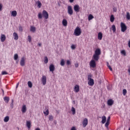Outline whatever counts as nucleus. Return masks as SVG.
Returning a JSON list of instances; mask_svg holds the SVG:
<instances>
[{"label": "nucleus", "instance_id": "obj_18", "mask_svg": "<svg viewBox=\"0 0 130 130\" xmlns=\"http://www.w3.org/2000/svg\"><path fill=\"white\" fill-rule=\"evenodd\" d=\"M6 38V36L5 35H1V40L2 42H5Z\"/></svg>", "mask_w": 130, "mask_h": 130}, {"label": "nucleus", "instance_id": "obj_19", "mask_svg": "<svg viewBox=\"0 0 130 130\" xmlns=\"http://www.w3.org/2000/svg\"><path fill=\"white\" fill-rule=\"evenodd\" d=\"M26 110H27V109L26 108V105H23L21 109V111H22V113H25V112H26Z\"/></svg>", "mask_w": 130, "mask_h": 130}, {"label": "nucleus", "instance_id": "obj_3", "mask_svg": "<svg viewBox=\"0 0 130 130\" xmlns=\"http://www.w3.org/2000/svg\"><path fill=\"white\" fill-rule=\"evenodd\" d=\"M82 34V30L80 27L77 26L74 30V35L75 36H80Z\"/></svg>", "mask_w": 130, "mask_h": 130}, {"label": "nucleus", "instance_id": "obj_24", "mask_svg": "<svg viewBox=\"0 0 130 130\" xmlns=\"http://www.w3.org/2000/svg\"><path fill=\"white\" fill-rule=\"evenodd\" d=\"M26 126L28 127V128H31V121H26Z\"/></svg>", "mask_w": 130, "mask_h": 130}, {"label": "nucleus", "instance_id": "obj_36", "mask_svg": "<svg viewBox=\"0 0 130 130\" xmlns=\"http://www.w3.org/2000/svg\"><path fill=\"white\" fill-rule=\"evenodd\" d=\"M126 17L127 20H129L130 19V14H129V12L126 13Z\"/></svg>", "mask_w": 130, "mask_h": 130}, {"label": "nucleus", "instance_id": "obj_21", "mask_svg": "<svg viewBox=\"0 0 130 130\" xmlns=\"http://www.w3.org/2000/svg\"><path fill=\"white\" fill-rule=\"evenodd\" d=\"M4 100L6 103H9V102L10 101V98L8 96H5L4 98Z\"/></svg>", "mask_w": 130, "mask_h": 130}, {"label": "nucleus", "instance_id": "obj_57", "mask_svg": "<svg viewBox=\"0 0 130 130\" xmlns=\"http://www.w3.org/2000/svg\"><path fill=\"white\" fill-rule=\"evenodd\" d=\"M128 72L129 75H130V69H128Z\"/></svg>", "mask_w": 130, "mask_h": 130}, {"label": "nucleus", "instance_id": "obj_44", "mask_svg": "<svg viewBox=\"0 0 130 130\" xmlns=\"http://www.w3.org/2000/svg\"><path fill=\"white\" fill-rule=\"evenodd\" d=\"M19 30L20 31V32H23V27L19 26Z\"/></svg>", "mask_w": 130, "mask_h": 130}, {"label": "nucleus", "instance_id": "obj_7", "mask_svg": "<svg viewBox=\"0 0 130 130\" xmlns=\"http://www.w3.org/2000/svg\"><path fill=\"white\" fill-rule=\"evenodd\" d=\"M42 15L44 18L46 20L48 19V17H49V15H48V12H47V11H46V10L43 11Z\"/></svg>", "mask_w": 130, "mask_h": 130}, {"label": "nucleus", "instance_id": "obj_60", "mask_svg": "<svg viewBox=\"0 0 130 130\" xmlns=\"http://www.w3.org/2000/svg\"><path fill=\"white\" fill-rule=\"evenodd\" d=\"M2 92H3V94H4V93H5V91H4V89H2Z\"/></svg>", "mask_w": 130, "mask_h": 130}, {"label": "nucleus", "instance_id": "obj_4", "mask_svg": "<svg viewBox=\"0 0 130 130\" xmlns=\"http://www.w3.org/2000/svg\"><path fill=\"white\" fill-rule=\"evenodd\" d=\"M120 27L121 32H125V31H126V29H127V26H126L125 24L123 22H121Z\"/></svg>", "mask_w": 130, "mask_h": 130}, {"label": "nucleus", "instance_id": "obj_33", "mask_svg": "<svg viewBox=\"0 0 130 130\" xmlns=\"http://www.w3.org/2000/svg\"><path fill=\"white\" fill-rule=\"evenodd\" d=\"M44 62H45V63H48V58L47 57V56H45L44 57Z\"/></svg>", "mask_w": 130, "mask_h": 130}, {"label": "nucleus", "instance_id": "obj_13", "mask_svg": "<svg viewBox=\"0 0 130 130\" xmlns=\"http://www.w3.org/2000/svg\"><path fill=\"white\" fill-rule=\"evenodd\" d=\"M80 91V86L79 85H76L74 87V92L78 93Z\"/></svg>", "mask_w": 130, "mask_h": 130}, {"label": "nucleus", "instance_id": "obj_16", "mask_svg": "<svg viewBox=\"0 0 130 130\" xmlns=\"http://www.w3.org/2000/svg\"><path fill=\"white\" fill-rule=\"evenodd\" d=\"M102 37H103V35L102 32H100L98 34V38L99 40H102Z\"/></svg>", "mask_w": 130, "mask_h": 130}, {"label": "nucleus", "instance_id": "obj_48", "mask_svg": "<svg viewBox=\"0 0 130 130\" xmlns=\"http://www.w3.org/2000/svg\"><path fill=\"white\" fill-rule=\"evenodd\" d=\"M3 11V5L0 4V12H2Z\"/></svg>", "mask_w": 130, "mask_h": 130}, {"label": "nucleus", "instance_id": "obj_59", "mask_svg": "<svg viewBox=\"0 0 130 130\" xmlns=\"http://www.w3.org/2000/svg\"><path fill=\"white\" fill-rule=\"evenodd\" d=\"M19 86V83H18L16 85V88H18V86Z\"/></svg>", "mask_w": 130, "mask_h": 130}, {"label": "nucleus", "instance_id": "obj_45", "mask_svg": "<svg viewBox=\"0 0 130 130\" xmlns=\"http://www.w3.org/2000/svg\"><path fill=\"white\" fill-rule=\"evenodd\" d=\"M28 42H31V36H28Z\"/></svg>", "mask_w": 130, "mask_h": 130}, {"label": "nucleus", "instance_id": "obj_25", "mask_svg": "<svg viewBox=\"0 0 130 130\" xmlns=\"http://www.w3.org/2000/svg\"><path fill=\"white\" fill-rule=\"evenodd\" d=\"M114 16L113 15H111L110 21L111 22V23H113L114 22Z\"/></svg>", "mask_w": 130, "mask_h": 130}, {"label": "nucleus", "instance_id": "obj_46", "mask_svg": "<svg viewBox=\"0 0 130 130\" xmlns=\"http://www.w3.org/2000/svg\"><path fill=\"white\" fill-rule=\"evenodd\" d=\"M108 125H109V122H106L105 124V126H106V127H108Z\"/></svg>", "mask_w": 130, "mask_h": 130}, {"label": "nucleus", "instance_id": "obj_9", "mask_svg": "<svg viewBox=\"0 0 130 130\" xmlns=\"http://www.w3.org/2000/svg\"><path fill=\"white\" fill-rule=\"evenodd\" d=\"M82 125L83 127H86L88 125V119L85 118L82 121Z\"/></svg>", "mask_w": 130, "mask_h": 130}, {"label": "nucleus", "instance_id": "obj_39", "mask_svg": "<svg viewBox=\"0 0 130 130\" xmlns=\"http://www.w3.org/2000/svg\"><path fill=\"white\" fill-rule=\"evenodd\" d=\"M127 91H126V89H124L123 90V91H122V94L124 96H125V95H126V93H127Z\"/></svg>", "mask_w": 130, "mask_h": 130}, {"label": "nucleus", "instance_id": "obj_61", "mask_svg": "<svg viewBox=\"0 0 130 130\" xmlns=\"http://www.w3.org/2000/svg\"><path fill=\"white\" fill-rule=\"evenodd\" d=\"M73 103L75 104V103H76V102H75V101H73Z\"/></svg>", "mask_w": 130, "mask_h": 130}, {"label": "nucleus", "instance_id": "obj_43", "mask_svg": "<svg viewBox=\"0 0 130 130\" xmlns=\"http://www.w3.org/2000/svg\"><path fill=\"white\" fill-rule=\"evenodd\" d=\"M67 66H70V64H72V62H71V61H70V60H67Z\"/></svg>", "mask_w": 130, "mask_h": 130}, {"label": "nucleus", "instance_id": "obj_14", "mask_svg": "<svg viewBox=\"0 0 130 130\" xmlns=\"http://www.w3.org/2000/svg\"><path fill=\"white\" fill-rule=\"evenodd\" d=\"M113 103H114V102L112 99L108 100L107 104L109 106H112V105H113Z\"/></svg>", "mask_w": 130, "mask_h": 130}, {"label": "nucleus", "instance_id": "obj_54", "mask_svg": "<svg viewBox=\"0 0 130 130\" xmlns=\"http://www.w3.org/2000/svg\"><path fill=\"white\" fill-rule=\"evenodd\" d=\"M109 69L110 71H112V68H111V66L109 67Z\"/></svg>", "mask_w": 130, "mask_h": 130}, {"label": "nucleus", "instance_id": "obj_23", "mask_svg": "<svg viewBox=\"0 0 130 130\" xmlns=\"http://www.w3.org/2000/svg\"><path fill=\"white\" fill-rule=\"evenodd\" d=\"M30 30L31 32L34 33V32H36V27H35V26H31Z\"/></svg>", "mask_w": 130, "mask_h": 130}, {"label": "nucleus", "instance_id": "obj_29", "mask_svg": "<svg viewBox=\"0 0 130 130\" xmlns=\"http://www.w3.org/2000/svg\"><path fill=\"white\" fill-rule=\"evenodd\" d=\"M27 85H28L29 88H32V87L33 86V84H32V82L31 81H28L27 82Z\"/></svg>", "mask_w": 130, "mask_h": 130}, {"label": "nucleus", "instance_id": "obj_27", "mask_svg": "<svg viewBox=\"0 0 130 130\" xmlns=\"http://www.w3.org/2000/svg\"><path fill=\"white\" fill-rule=\"evenodd\" d=\"M4 122H8L9 120H10V117L9 116H7L4 118Z\"/></svg>", "mask_w": 130, "mask_h": 130}, {"label": "nucleus", "instance_id": "obj_62", "mask_svg": "<svg viewBox=\"0 0 130 130\" xmlns=\"http://www.w3.org/2000/svg\"><path fill=\"white\" fill-rule=\"evenodd\" d=\"M129 130H130V128L129 129Z\"/></svg>", "mask_w": 130, "mask_h": 130}, {"label": "nucleus", "instance_id": "obj_12", "mask_svg": "<svg viewBox=\"0 0 130 130\" xmlns=\"http://www.w3.org/2000/svg\"><path fill=\"white\" fill-rule=\"evenodd\" d=\"M54 70H55V67L53 65V64H51L49 66V71L50 72H52V73H53L54 72Z\"/></svg>", "mask_w": 130, "mask_h": 130}, {"label": "nucleus", "instance_id": "obj_42", "mask_svg": "<svg viewBox=\"0 0 130 130\" xmlns=\"http://www.w3.org/2000/svg\"><path fill=\"white\" fill-rule=\"evenodd\" d=\"M113 11L114 13H116V12H117V8H116L115 7H113Z\"/></svg>", "mask_w": 130, "mask_h": 130}, {"label": "nucleus", "instance_id": "obj_55", "mask_svg": "<svg viewBox=\"0 0 130 130\" xmlns=\"http://www.w3.org/2000/svg\"><path fill=\"white\" fill-rule=\"evenodd\" d=\"M74 1L75 0H69L70 3H74Z\"/></svg>", "mask_w": 130, "mask_h": 130}, {"label": "nucleus", "instance_id": "obj_32", "mask_svg": "<svg viewBox=\"0 0 130 130\" xmlns=\"http://www.w3.org/2000/svg\"><path fill=\"white\" fill-rule=\"evenodd\" d=\"M121 54L125 56L126 55V52H125V50H123L121 51Z\"/></svg>", "mask_w": 130, "mask_h": 130}, {"label": "nucleus", "instance_id": "obj_47", "mask_svg": "<svg viewBox=\"0 0 130 130\" xmlns=\"http://www.w3.org/2000/svg\"><path fill=\"white\" fill-rule=\"evenodd\" d=\"M71 48L72 49L74 50V49H76V45H72L71 46Z\"/></svg>", "mask_w": 130, "mask_h": 130}, {"label": "nucleus", "instance_id": "obj_1", "mask_svg": "<svg viewBox=\"0 0 130 130\" xmlns=\"http://www.w3.org/2000/svg\"><path fill=\"white\" fill-rule=\"evenodd\" d=\"M101 54V50L100 48H97L95 51L94 54L92 56L93 59L97 61L99 60V55Z\"/></svg>", "mask_w": 130, "mask_h": 130}, {"label": "nucleus", "instance_id": "obj_35", "mask_svg": "<svg viewBox=\"0 0 130 130\" xmlns=\"http://www.w3.org/2000/svg\"><path fill=\"white\" fill-rule=\"evenodd\" d=\"M112 31L113 32H115L116 31V28L115 27V25H113L112 26Z\"/></svg>", "mask_w": 130, "mask_h": 130}, {"label": "nucleus", "instance_id": "obj_22", "mask_svg": "<svg viewBox=\"0 0 130 130\" xmlns=\"http://www.w3.org/2000/svg\"><path fill=\"white\" fill-rule=\"evenodd\" d=\"M102 123H103V124H104V123L106 122V117L105 116H103L102 117Z\"/></svg>", "mask_w": 130, "mask_h": 130}, {"label": "nucleus", "instance_id": "obj_31", "mask_svg": "<svg viewBox=\"0 0 130 130\" xmlns=\"http://www.w3.org/2000/svg\"><path fill=\"white\" fill-rule=\"evenodd\" d=\"M71 111L73 112V115H74V114H76V109H75L74 107H72Z\"/></svg>", "mask_w": 130, "mask_h": 130}, {"label": "nucleus", "instance_id": "obj_11", "mask_svg": "<svg viewBox=\"0 0 130 130\" xmlns=\"http://www.w3.org/2000/svg\"><path fill=\"white\" fill-rule=\"evenodd\" d=\"M42 83L44 86L46 85V76L44 75L42 76Z\"/></svg>", "mask_w": 130, "mask_h": 130}, {"label": "nucleus", "instance_id": "obj_30", "mask_svg": "<svg viewBox=\"0 0 130 130\" xmlns=\"http://www.w3.org/2000/svg\"><path fill=\"white\" fill-rule=\"evenodd\" d=\"M60 64V66H61V67H63V66H64V59H61Z\"/></svg>", "mask_w": 130, "mask_h": 130}, {"label": "nucleus", "instance_id": "obj_40", "mask_svg": "<svg viewBox=\"0 0 130 130\" xmlns=\"http://www.w3.org/2000/svg\"><path fill=\"white\" fill-rule=\"evenodd\" d=\"M11 108H13L14 107V100H12L11 104H10Z\"/></svg>", "mask_w": 130, "mask_h": 130}, {"label": "nucleus", "instance_id": "obj_37", "mask_svg": "<svg viewBox=\"0 0 130 130\" xmlns=\"http://www.w3.org/2000/svg\"><path fill=\"white\" fill-rule=\"evenodd\" d=\"M18 58H19V56L18 55V54H15L14 57V60H17Z\"/></svg>", "mask_w": 130, "mask_h": 130}, {"label": "nucleus", "instance_id": "obj_34", "mask_svg": "<svg viewBox=\"0 0 130 130\" xmlns=\"http://www.w3.org/2000/svg\"><path fill=\"white\" fill-rule=\"evenodd\" d=\"M49 120L50 121H52V120H53V116H52V115H50L49 116Z\"/></svg>", "mask_w": 130, "mask_h": 130}, {"label": "nucleus", "instance_id": "obj_50", "mask_svg": "<svg viewBox=\"0 0 130 130\" xmlns=\"http://www.w3.org/2000/svg\"><path fill=\"white\" fill-rule=\"evenodd\" d=\"M110 121V116H109L107 120V122H109Z\"/></svg>", "mask_w": 130, "mask_h": 130}, {"label": "nucleus", "instance_id": "obj_51", "mask_svg": "<svg viewBox=\"0 0 130 130\" xmlns=\"http://www.w3.org/2000/svg\"><path fill=\"white\" fill-rule=\"evenodd\" d=\"M75 68H78L79 67V63H76L75 64Z\"/></svg>", "mask_w": 130, "mask_h": 130}, {"label": "nucleus", "instance_id": "obj_58", "mask_svg": "<svg viewBox=\"0 0 130 130\" xmlns=\"http://www.w3.org/2000/svg\"><path fill=\"white\" fill-rule=\"evenodd\" d=\"M39 46L41 47V43H38Z\"/></svg>", "mask_w": 130, "mask_h": 130}, {"label": "nucleus", "instance_id": "obj_38", "mask_svg": "<svg viewBox=\"0 0 130 130\" xmlns=\"http://www.w3.org/2000/svg\"><path fill=\"white\" fill-rule=\"evenodd\" d=\"M38 19H42V14L41 13H39L38 15Z\"/></svg>", "mask_w": 130, "mask_h": 130}, {"label": "nucleus", "instance_id": "obj_53", "mask_svg": "<svg viewBox=\"0 0 130 130\" xmlns=\"http://www.w3.org/2000/svg\"><path fill=\"white\" fill-rule=\"evenodd\" d=\"M107 66L108 67V68H109V67H111L110 65H109V63L108 62H107Z\"/></svg>", "mask_w": 130, "mask_h": 130}, {"label": "nucleus", "instance_id": "obj_6", "mask_svg": "<svg viewBox=\"0 0 130 130\" xmlns=\"http://www.w3.org/2000/svg\"><path fill=\"white\" fill-rule=\"evenodd\" d=\"M90 68H96V60L92 59L89 62Z\"/></svg>", "mask_w": 130, "mask_h": 130}, {"label": "nucleus", "instance_id": "obj_17", "mask_svg": "<svg viewBox=\"0 0 130 130\" xmlns=\"http://www.w3.org/2000/svg\"><path fill=\"white\" fill-rule=\"evenodd\" d=\"M13 35L14 37V40H18V39H19V36H18V34H17L16 32H14Z\"/></svg>", "mask_w": 130, "mask_h": 130}, {"label": "nucleus", "instance_id": "obj_2", "mask_svg": "<svg viewBox=\"0 0 130 130\" xmlns=\"http://www.w3.org/2000/svg\"><path fill=\"white\" fill-rule=\"evenodd\" d=\"M88 84L89 86H94V79H92V74H89L87 76Z\"/></svg>", "mask_w": 130, "mask_h": 130}, {"label": "nucleus", "instance_id": "obj_20", "mask_svg": "<svg viewBox=\"0 0 130 130\" xmlns=\"http://www.w3.org/2000/svg\"><path fill=\"white\" fill-rule=\"evenodd\" d=\"M44 114L45 115V116H47V115L49 114V110H48V109H46L44 111Z\"/></svg>", "mask_w": 130, "mask_h": 130}, {"label": "nucleus", "instance_id": "obj_28", "mask_svg": "<svg viewBox=\"0 0 130 130\" xmlns=\"http://www.w3.org/2000/svg\"><path fill=\"white\" fill-rule=\"evenodd\" d=\"M92 19H94V16L92 14H89L88 17V21H91Z\"/></svg>", "mask_w": 130, "mask_h": 130}, {"label": "nucleus", "instance_id": "obj_5", "mask_svg": "<svg viewBox=\"0 0 130 130\" xmlns=\"http://www.w3.org/2000/svg\"><path fill=\"white\" fill-rule=\"evenodd\" d=\"M68 13L70 16L73 15L74 14V11L73 10V8L71 6H68Z\"/></svg>", "mask_w": 130, "mask_h": 130}, {"label": "nucleus", "instance_id": "obj_15", "mask_svg": "<svg viewBox=\"0 0 130 130\" xmlns=\"http://www.w3.org/2000/svg\"><path fill=\"white\" fill-rule=\"evenodd\" d=\"M62 24L63 26H64V27H67V26H68V21L67 20V19H63L62 21Z\"/></svg>", "mask_w": 130, "mask_h": 130}, {"label": "nucleus", "instance_id": "obj_8", "mask_svg": "<svg viewBox=\"0 0 130 130\" xmlns=\"http://www.w3.org/2000/svg\"><path fill=\"white\" fill-rule=\"evenodd\" d=\"M25 61H26V58H25V57H22L20 61V64L21 67H24V66H25Z\"/></svg>", "mask_w": 130, "mask_h": 130}, {"label": "nucleus", "instance_id": "obj_26", "mask_svg": "<svg viewBox=\"0 0 130 130\" xmlns=\"http://www.w3.org/2000/svg\"><path fill=\"white\" fill-rule=\"evenodd\" d=\"M11 15L13 16V17H16L17 16V11H13L12 12H11Z\"/></svg>", "mask_w": 130, "mask_h": 130}, {"label": "nucleus", "instance_id": "obj_52", "mask_svg": "<svg viewBox=\"0 0 130 130\" xmlns=\"http://www.w3.org/2000/svg\"><path fill=\"white\" fill-rule=\"evenodd\" d=\"M71 130H77V129L76 128V127L73 126L71 128Z\"/></svg>", "mask_w": 130, "mask_h": 130}, {"label": "nucleus", "instance_id": "obj_56", "mask_svg": "<svg viewBox=\"0 0 130 130\" xmlns=\"http://www.w3.org/2000/svg\"><path fill=\"white\" fill-rule=\"evenodd\" d=\"M35 130H40V128L37 127V128H36Z\"/></svg>", "mask_w": 130, "mask_h": 130}, {"label": "nucleus", "instance_id": "obj_10", "mask_svg": "<svg viewBox=\"0 0 130 130\" xmlns=\"http://www.w3.org/2000/svg\"><path fill=\"white\" fill-rule=\"evenodd\" d=\"M74 10L76 13H79L80 12V6L78 5H75L74 6Z\"/></svg>", "mask_w": 130, "mask_h": 130}, {"label": "nucleus", "instance_id": "obj_49", "mask_svg": "<svg viewBox=\"0 0 130 130\" xmlns=\"http://www.w3.org/2000/svg\"><path fill=\"white\" fill-rule=\"evenodd\" d=\"M2 75H8V73L6 72V71H3L2 72Z\"/></svg>", "mask_w": 130, "mask_h": 130}, {"label": "nucleus", "instance_id": "obj_41", "mask_svg": "<svg viewBox=\"0 0 130 130\" xmlns=\"http://www.w3.org/2000/svg\"><path fill=\"white\" fill-rule=\"evenodd\" d=\"M41 6H42V4H41V2H40V1L38 2V8H41Z\"/></svg>", "mask_w": 130, "mask_h": 130}]
</instances>
